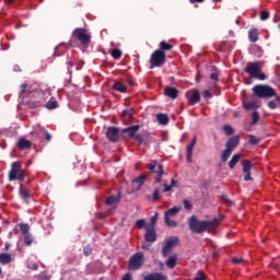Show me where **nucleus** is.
Listing matches in <instances>:
<instances>
[{
    "instance_id": "nucleus-1",
    "label": "nucleus",
    "mask_w": 280,
    "mask_h": 280,
    "mask_svg": "<svg viewBox=\"0 0 280 280\" xmlns=\"http://www.w3.org/2000/svg\"><path fill=\"white\" fill-rule=\"evenodd\" d=\"M252 91L253 94L260 100H270V97H276L273 101L268 102V108L276 110V108L279 107L280 96L277 95V90H275V88L270 85L258 84L255 85Z\"/></svg>"
},
{
    "instance_id": "nucleus-2",
    "label": "nucleus",
    "mask_w": 280,
    "mask_h": 280,
    "mask_svg": "<svg viewBox=\"0 0 280 280\" xmlns=\"http://www.w3.org/2000/svg\"><path fill=\"white\" fill-rule=\"evenodd\" d=\"M222 222V219L214 218L213 220L209 221H200L196 215L190 217L189 219V229L194 233H205V231H214V229H218L220 226V223Z\"/></svg>"
},
{
    "instance_id": "nucleus-3",
    "label": "nucleus",
    "mask_w": 280,
    "mask_h": 280,
    "mask_svg": "<svg viewBox=\"0 0 280 280\" xmlns=\"http://www.w3.org/2000/svg\"><path fill=\"white\" fill-rule=\"evenodd\" d=\"M21 89L22 94L28 93L30 95L28 108H40V106H45V102H47V96H45V92L39 89H27V84H22Z\"/></svg>"
},
{
    "instance_id": "nucleus-4",
    "label": "nucleus",
    "mask_w": 280,
    "mask_h": 280,
    "mask_svg": "<svg viewBox=\"0 0 280 280\" xmlns=\"http://www.w3.org/2000/svg\"><path fill=\"white\" fill-rule=\"evenodd\" d=\"M143 264H145V256L143 255V252H138L129 258L127 269L131 271L141 270Z\"/></svg>"
},
{
    "instance_id": "nucleus-5",
    "label": "nucleus",
    "mask_w": 280,
    "mask_h": 280,
    "mask_svg": "<svg viewBox=\"0 0 280 280\" xmlns=\"http://www.w3.org/2000/svg\"><path fill=\"white\" fill-rule=\"evenodd\" d=\"M9 180H25V171L21 167V162H13L9 172Z\"/></svg>"
},
{
    "instance_id": "nucleus-6",
    "label": "nucleus",
    "mask_w": 280,
    "mask_h": 280,
    "mask_svg": "<svg viewBox=\"0 0 280 280\" xmlns=\"http://www.w3.org/2000/svg\"><path fill=\"white\" fill-rule=\"evenodd\" d=\"M148 168L152 174H156L155 183H161V179L165 175V172L163 171V164H159L156 160H152L151 163L148 165Z\"/></svg>"
},
{
    "instance_id": "nucleus-7",
    "label": "nucleus",
    "mask_w": 280,
    "mask_h": 280,
    "mask_svg": "<svg viewBox=\"0 0 280 280\" xmlns=\"http://www.w3.org/2000/svg\"><path fill=\"white\" fill-rule=\"evenodd\" d=\"M150 63L151 69H154V67H163L165 65V52L162 50H155L151 55Z\"/></svg>"
},
{
    "instance_id": "nucleus-8",
    "label": "nucleus",
    "mask_w": 280,
    "mask_h": 280,
    "mask_svg": "<svg viewBox=\"0 0 280 280\" xmlns=\"http://www.w3.org/2000/svg\"><path fill=\"white\" fill-rule=\"evenodd\" d=\"M180 240L177 236H171L168 240L165 241V245L162 247V256L167 257L172 250L176 247Z\"/></svg>"
},
{
    "instance_id": "nucleus-9",
    "label": "nucleus",
    "mask_w": 280,
    "mask_h": 280,
    "mask_svg": "<svg viewBox=\"0 0 280 280\" xmlns=\"http://www.w3.org/2000/svg\"><path fill=\"white\" fill-rule=\"evenodd\" d=\"M69 43L71 47H89L91 36H72Z\"/></svg>"
},
{
    "instance_id": "nucleus-10",
    "label": "nucleus",
    "mask_w": 280,
    "mask_h": 280,
    "mask_svg": "<svg viewBox=\"0 0 280 280\" xmlns=\"http://www.w3.org/2000/svg\"><path fill=\"white\" fill-rule=\"evenodd\" d=\"M245 73H248L249 78L254 80L258 73H261V66H259V62H248L245 67Z\"/></svg>"
},
{
    "instance_id": "nucleus-11",
    "label": "nucleus",
    "mask_w": 280,
    "mask_h": 280,
    "mask_svg": "<svg viewBox=\"0 0 280 280\" xmlns=\"http://www.w3.org/2000/svg\"><path fill=\"white\" fill-rule=\"evenodd\" d=\"M144 241L148 244H154V242H156V230L154 226H145Z\"/></svg>"
},
{
    "instance_id": "nucleus-12",
    "label": "nucleus",
    "mask_w": 280,
    "mask_h": 280,
    "mask_svg": "<svg viewBox=\"0 0 280 280\" xmlns=\"http://www.w3.org/2000/svg\"><path fill=\"white\" fill-rule=\"evenodd\" d=\"M140 129H141V126L133 125V126L122 129L121 132H122V136L125 139H133L136 132H139Z\"/></svg>"
},
{
    "instance_id": "nucleus-13",
    "label": "nucleus",
    "mask_w": 280,
    "mask_h": 280,
    "mask_svg": "<svg viewBox=\"0 0 280 280\" xmlns=\"http://www.w3.org/2000/svg\"><path fill=\"white\" fill-rule=\"evenodd\" d=\"M242 165H243V174H245L244 180H246V182L253 180V177L250 176V170L253 168V162H250V160H243Z\"/></svg>"
},
{
    "instance_id": "nucleus-14",
    "label": "nucleus",
    "mask_w": 280,
    "mask_h": 280,
    "mask_svg": "<svg viewBox=\"0 0 280 280\" xmlns=\"http://www.w3.org/2000/svg\"><path fill=\"white\" fill-rule=\"evenodd\" d=\"M120 200H121V197H115V196H109L105 199V205L112 206V208L108 210L109 214H112L114 211H117V205H119Z\"/></svg>"
},
{
    "instance_id": "nucleus-15",
    "label": "nucleus",
    "mask_w": 280,
    "mask_h": 280,
    "mask_svg": "<svg viewBox=\"0 0 280 280\" xmlns=\"http://www.w3.org/2000/svg\"><path fill=\"white\" fill-rule=\"evenodd\" d=\"M106 137L108 141H112L113 143H117V141H119V128L109 127L106 131Z\"/></svg>"
},
{
    "instance_id": "nucleus-16",
    "label": "nucleus",
    "mask_w": 280,
    "mask_h": 280,
    "mask_svg": "<svg viewBox=\"0 0 280 280\" xmlns=\"http://www.w3.org/2000/svg\"><path fill=\"white\" fill-rule=\"evenodd\" d=\"M187 100L189 106H196L200 102V92L198 90H192L187 93Z\"/></svg>"
},
{
    "instance_id": "nucleus-17",
    "label": "nucleus",
    "mask_w": 280,
    "mask_h": 280,
    "mask_svg": "<svg viewBox=\"0 0 280 280\" xmlns=\"http://www.w3.org/2000/svg\"><path fill=\"white\" fill-rule=\"evenodd\" d=\"M197 141H198V137L194 136L190 143L187 144L186 147V150H187L186 159L188 163H191V156L194 154V148L196 147Z\"/></svg>"
},
{
    "instance_id": "nucleus-18",
    "label": "nucleus",
    "mask_w": 280,
    "mask_h": 280,
    "mask_svg": "<svg viewBox=\"0 0 280 280\" xmlns=\"http://www.w3.org/2000/svg\"><path fill=\"white\" fill-rule=\"evenodd\" d=\"M148 178L147 175L142 174L138 177H136L133 180H132V187L136 191H140L141 190V187H143V183H145V179Z\"/></svg>"
},
{
    "instance_id": "nucleus-19",
    "label": "nucleus",
    "mask_w": 280,
    "mask_h": 280,
    "mask_svg": "<svg viewBox=\"0 0 280 280\" xmlns=\"http://www.w3.org/2000/svg\"><path fill=\"white\" fill-rule=\"evenodd\" d=\"M237 145H240V136H234L228 140L225 149L230 150V152H233Z\"/></svg>"
},
{
    "instance_id": "nucleus-20",
    "label": "nucleus",
    "mask_w": 280,
    "mask_h": 280,
    "mask_svg": "<svg viewBox=\"0 0 280 280\" xmlns=\"http://www.w3.org/2000/svg\"><path fill=\"white\" fill-rule=\"evenodd\" d=\"M164 95H166V97H170L171 100H176L178 97V89L166 86L164 90Z\"/></svg>"
},
{
    "instance_id": "nucleus-21",
    "label": "nucleus",
    "mask_w": 280,
    "mask_h": 280,
    "mask_svg": "<svg viewBox=\"0 0 280 280\" xmlns=\"http://www.w3.org/2000/svg\"><path fill=\"white\" fill-rule=\"evenodd\" d=\"M20 196L26 205H28L30 200H32V194L28 189L23 188V186H20Z\"/></svg>"
},
{
    "instance_id": "nucleus-22",
    "label": "nucleus",
    "mask_w": 280,
    "mask_h": 280,
    "mask_svg": "<svg viewBox=\"0 0 280 280\" xmlns=\"http://www.w3.org/2000/svg\"><path fill=\"white\" fill-rule=\"evenodd\" d=\"M143 280H167V276L161 272H154L145 276Z\"/></svg>"
},
{
    "instance_id": "nucleus-23",
    "label": "nucleus",
    "mask_w": 280,
    "mask_h": 280,
    "mask_svg": "<svg viewBox=\"0 0 280 280\" xmlns=\"http://www.w3.org/2000/svg\"><path fill=\"white\" fill-rule=\"evenodd\" d=\"M112 89L113 91H118V93H126L128 91V86L120 81H115Z\"/></svg>"
},
{
    "instance_id": "nucleus-24",
    "label": "nucleus",
    "mask_w": 280,
    "mask_h": 280,
    "mask_svg": "<svg viewBox=\"0 0 280 280\" xmlns=\"http://www.w3.org/2000/svg\"><path fill=\"white\" fill-rule=\"evenodd\" d=\"M158 51H162V54H165V51H172L174 49V45L168 44L167 42L163 40L159 44Z\"/></svg>"
},
{
    "instance_id": "nucleus-25",
    "label": "nucleus",
    "mask_w": 280,
    "mask_h": 280,
    "mask_svg": "<svg viewBox=\"0 0 280 280\" xmlns=\"http://www.w3.org/2000/svg\"><path fill=\"white\" fill-rule=\"evenodd\" d=\"M18 148L19 150H30V148H32V141L22 138L18 142Z\"/></svg>"
},
{
    "instance_id": "nucleus-26",
    "label": "nucleus",
    "mask_w": 280,
    "mask_h": 280,
    "mask_svg": "<svg viewBox=\"0 0 280 280\" xmlns=\"http://www.w3.org/2000/svg\"><path fill=\"white\" fill-rule=\"evenodd\" d=\"M241 159H242V154L235 153L229 162L230 170H235V165H237L240 163Z\"/></svg>"
},
{
    "instance_id": "nucleus-27",
    "label": "nucleus",
    "mask_w": 280,
    "mask_h": 280,
    "mask_svg": "<svg viewBox=\"0 0 280 280\" xmlns=\"http://www.w3.org/2000/svg\"><path fill=\"white\" fill-rule=\"evenodd\" d=\"M12 261V255L8 253L0 254V264L2 266H8Z\"/></svg>"
},
{
    "instance_id": "nucleus-28",
    "label": "nucleus",
    "mask_w": 280,
    "mask_h": 280,
    "mask_svg": "<svg viewBox=\"0 0 280 280\" xmlns=\"http://www.w3.org/2000/svg\"><path fill=\"white\" fill-rule=\"evenodd\" d=\"M121 119H122V121H125V124H128V121H130L132 119V108L122 110Z\"/></svg>"
},
{
    "instance_id": "nucleus-29",
    "label": "nucleus",
    "mask_w": 280,
    "mask_h": 280,
    "mask_svg": "<svg viewBox=\"0 0 280 280\" xmlns=\"http://www.w3.org/2000/svg\"><path fill=\"white\" fill-rule=\"evenodd\" d=\"M176 261H178V255L173 254L168 257L165 264L167 268H176Z\"/></svg>"
},
{
    "instance_id": "nucleus-30",
    "label": "nucleus",
    "mask_w": 280,
    "mask_h": 280,
    "mask_svg": "<svg viewBox=\"0 0 280 280\" xmlns=\"http://www.w3.org/2000/svg\"><path fill=\"white\" fill-rule=\"evenodd\" d=\"M180 212V208L173 207L164 213V218H176V214Z\"/></svg>"
},
{
    "instance_id": "nucleus-31",
    "label": "nucleus",
    "mask_w": 280,
    "mask_h": 280,
    "mask_svg": "<svg viewBox=\"0 0 280 280\" xmlns=\"http://www.w3.org/2000/svg\"><path fill=\"white\" fill-rule=\"evenodd\" d=\"M156 119L162 126H167V124H170V117L167 114H158Z\"/></svg>"
},
{
    "instance_id": "nucleus-32",
    "label": "nucleus",
    "mask_w": 280,
    "mask_h": 280,
    "mask_svg": "<svg viewBox=\"0 0 280 280\" xmlns=\"http://www.w3.org/2000/svg\"><path fill=\"white\" fill-rule=\"evenodd\" d=\"M72 36H91V33L86 28H75Z\"/></svg>"
},
{
    "instance_id": "nucleus-33",
    "label": "nucleus",
    "mask_w": 280,
    "mask_h": 280,
    "mask_svg": "<svg viewBox=\"0 0 280 280\" xmlns=\"http://www.w3.org/2000/svg\"><path fill=\"white\" fill-rule=\"evenodd\" d=\"M46 108L48 110H55V108H58V101H56L54 97H51L47 104H46Z\"/></svg>"
},
{
    "instance_id": "nucleus-34",
    "label": "nucleus",
    "mask_w": 280,
    "mask_h": 280,
    "mask_svg": "<svg viewBox=\"0 0 280 280\" xmlns=\"http://www.w3.org/2000/svg\"><path fill=\"white\" fill-rule=\"evenodd\" d=\"M231 154H233V151H230L229 149L225 148L221 154V162L226 163V161L231 159Z\"/></svg>"
},
{
    "instance_id": "nucleus-35",
    "label": "nucleus",
    "mask_w": 280,
    "mask_h": 280,
    "mask_svg": "<svg viewBox=\"0 0 280 280\" xmlns=\"http://www.w3.org/2000/svg\"><path fill=\"white\" fill-rule=\"evenodd\" d=\"M110 56H112V58H114V60H119V58H121V56H122V52L119 48H114L110 51Z\"/></svg>"
},
{
    "instance_id": "nucleus-36",
    "label": "nucleus",
    "mask_w": 280,
    "mask_h": 280,
    "mask_svg": "<svg viewBox=\"0 0 280 280\" xmlns=\"http://www.w3.org/2000/svg\"><path fill=\"white\" fill-rule=\"evenodd\" d=\"M18 226H19V229H20L22 235H27V234H30V225H28V224H26V223H20V224H18Z\"/></svg>"
},
{
    "instance_id": "nucleus-37",
    "label": "nucleus",
    "mask_w": 280,
    "mask_h": 280,
    "mask_svg": "<svg viewBox=\"0 0 280 280\" xmlns=\"http://www.w3.org/2000/svg\"><path fill=\"white\" fill-rule=\"evenodd\" d=\"M164 221L166 226H170L171 229H176L178 226V223H176V221L172 220L168 217H164Z\"/></svg>"
},
{
    "instance_id": "nucleus-38",
    "label": "nucleus",
    "mask_w": 280,
    "mask_h": 280,
    "mask_svg": "<svg viewBox=\"0 0 280 280\" xmlns=\"http://www.w3.org/2000/svg\"><path fill=\"white\" fill-rule=\"evenodd\" d=\"M223 132L226 135V137H231V135H235V129H233L231 125H224Z\"/></svg>"
},
{
    "instance_id": "nucleus-39",
    "label": "nucleus",
    "mask_w": 280,
    "mask_h": 280,
    "mask_svg": "<svg viewBox=\"0 0 280 280\" xmlns=\"http://www.w3.org/2000/svg\"><path fill=\"white\" fill-rule=\"evenodd\" d=\"M243 108L245 110H252V109H255V108H259V106H257V104H255L253 102H249V103H244Z\"/></svg>"
},
{
    "instance_id": "nucleus-40",
    "label": "nucleus",
    "mask_w": 280,
    "mask_h": 280,
    "mask_svg": "<svg viewBox=\"0 0 280 280\" xmlns=\"http://www.w3.org/2000/svg\"><path fill=\"white\" fill-rule=\"evenodd\" d=\"M33 243H34V238L32 237V234L31 233L24 234V244L26 246H30Z\"/></svg>"
},
{
    "instance_id": "nucleus-41",
    "label": "nucleus",
    "mask_w": 280,
    "mask_h": 280,
    "mask_svg": "<svg viewBox=\"0 0 280 280\" xmlns=\"http://www.w3.org/2000/svg\"><path fill=\"white\" fill-rule=\"evenodd\" d=\"M221 200H222L228 207H233V205H235V202L232 201L231 199H229V196H226V195H222V196H221Z\"/></svg>"
},
{
    "instance_id": "nucleus-42",
    "label": "nucleus",
    "mask_w": 280,
    "mask_h": 280,
    "mask_svg": "<svg viewBox=\"0 0 280 280\" xmlns=\"http://www.w3.org/2000/svg\"><path fill=\"white\" fill-rule=\"evenodd\" d=\"M152 200L153 202H159V200H161V191L159 190V188L154 189Z\"/></svg>"
},
{
    "instance_id": "nucleus-43",
    "label": "nucleus",
    "mask_w": 280,
    "mask_h": 280,
    "mask_svg": "<svg viewBox=\"0 0 280 280\" xmlns=\"http://www.w3.org/2000/svg\"><path fill=\"white\" fill-rule=\"evenodd\" d=\"M135 226H136V229H145V226H148V225H145L144 219H139L136 221Z\"/></svg>"
},
{
    "instance_id": "nucleus-44",
    "label": "nucleus",
    "mask_w": 280,
    "mask_h": 280,
    "mask_svg": "<svg viewBox=\"0 0 280 280\" xmlns=\"http://www.w3.org/2000/svg\"><path fill=\"white\" fill-rule=\"evenodd\" d=\"M257 121H259V112L254 110L252 113V126H255V124H257Z\"/></svg>"
},
{
    "instance_id": "nucleus-45",
    "label": "nucleus",
    "mask_w": 280,
    "mask_h": 280,
    "mask_svg": "<svg viewBox=\"0 0 280 280\" xmlns=\"http://www.w3.org/2000/svg\"><path fill=\"white\" fill-rule=\"evenodd\" d=\"M248 138H249L248 143L250 145H257L259 143V139L257 137L249 135Z\"/></svg>"
},
{
    "instance_id": "nucleus-46",
    "label": "nucleus",
    "mask_w": 280,
    "mask_h": 280,
    "mask_svg": "<svg viewBox=\"0 0 280 280\" xmlns=\"http://www.w3.org/2000/svg\"><path fill=\"white\" fill-rule=\"evenodd\" d=\"M270 19V12L261 11L260 12V21H268Z\"/></svg>"
},
{
    "instance_id": "nucleus-47",
    "label": "nucleus",
    "mask_w": 280,
    "mask_h": 280,
    "mask_svg": "<svg viewBox=\"0 0 280 280\" xmlns=\"http://www.w3.org/2000/svg\"><path fill=\"white\" fill-rule=\"evenodd\" d=\"M207 273H205V271H198L197 272V277L195 278V280H207Z\"/></svg>"
},
{
    "instance_id": "nucleus-48",
    "label": "nucleus",
    "mask_w": 280,
    "mask_h": 280,
    "mask_svg": "<svg viewBox=\"0 0 280 280\" xmlns=\"http://www.w3.org/2000/svg\"><path fill=\"white\" fill-rule=\"evenodd\" d=\"M38 280H50L51 276L47 275V272L43 271L42 273L38 275L37 277Z\"/></svg>"
},
{
    "instance_id": "nucleus-49",
    "label": "nucleus",
    "mask_w": 280,
    "mask_h": 280,
    "mask_svg": "<svg viewBox=\"0 0 280 280\" xmlns=\"http://www.w3.org/2000/svg\"><path fill=\"white\" fill-rule=\"evenodd\" d=\"M171 183H172L171 186L167 185V182L164 183V189H163L164 192L172 191V187H174V183H176V182L174 179H172Z\"/></svg>"
},
{
    "instance_id": "nucleus-50",
    "label": "nucleus",
    "mask_w": 280,
    "mask_h": 280,
    "mask_svg": "<svg viewBox=\"0 0 280 280\" xmlns=\"http://www.w3.org/2000/svg\"><path fill=\"white\" fill-rule=\"evenodd\" d=\"M159 221V212H155L153 217H151V225L149 226H153L154 229V224H156V222Z\"/></svg>"
},
{
    "instance_id": "nucleus-51",
    "label": "nucleus",
    "mask_w": 280,
    "mask_h": 280,
    "mask_svg": "<svg viewBox=\"0 0 280 280\" xmlns=\"http://www.w3.org/2000/svg\"><path fill=\"white\" fill-rule=\"evenodd\" d=\"M184 208L187 210V211H191V209H194V206L191 205V202L187 199L184 200Z\"/></svg>"
},
{
    "instance_id": "nucleus-52",
    "label": "nucleus",
    "mask_w": 280,
    "mask_h": 280,
    "mask_svg": "<svg viewBox=\"0 0 280 280\" xmlns=\"http://www.w3.org/2000/svg\"><path fill=\"white\" fill-rule=\"evenodd\" d=\"M42 137L46 138L47 143H49V141H51V136L49 135V132L47 130H43L40 131Z\"/></svg>"
},
{
    "instance_id": "nucleus-53",
    "label": "nucleus",
    "mask_w": 280,
    "mask_h": 280,
    "mask_svg": "<svg viewBox=\"0 0 280 280\" xmlns=\"http://www.w3.org/2000/svg\"><path fill=\"white\" fill-rule=\"evenodd\" d=\"M267 75H266V73H260V72H258L257 73V77H254V80H260V81H264V80H267Z\"/></svg>"
},
{
    "instance_id": "nucleus-54",
    "label": "nucleus",
    "mask_w": 280,
    "mask_h": 280,
    "mask_svg": "<svg viewBox=\"0 0 280 280\" xmlns=\"http://www.w3.org/2000/svg\"><path fill=\"white\" fill-rule=\"evenodd\" d=\"M259 34V31L255 27H252L249 31H248V36H258Z\"/></svg>"
},
{
    "instance_id": "nucleus-55",
    "label": "nucleus",
    "mask_w": 280,
    "mask_h": 280,
    "mask_svg": "<svg viewBox=\"0 0 280 280\" xmlns=\"http://www.w3.org/2000/svg\"><path fill=\"white\" fill-rule=\"evenodd\" d=\"M132 139H135V141H137L138 143H143V136L139 133H136Z\"/></svg>"
},
{
    "instance_id": "nucleus-56",
    "label": "nucleus",
    "mask_w": 280,
    "mask_h": 280,
    "mask_svg": "<svg viewBox=\"0 0 280 280\" xmlns=\"http://www.w3.org/2000/svg\"><path fill=\"white\" fill-rule=\"evenodd\" d=\"M219 79H220V74H218L217 72H213L210 74V80L218 82Z\"/></svg>"
},
{
    "instance_id": "nucleus-57",
    "label": "nucleus",
    "mask_w": 280,
    "mask_h": 280,
    "mask_svg": "<svg viewBox=\"0 0 280 280\" xmlns=\"http://www.w3.org/2000/svg\"><path fill=\"white\" fill-rule=\"evenodd\" d=\"M83 253H84L85 257H89V255H91V253H92L91 247H84Z\"/></svg>"
},
{
    "instance_id": "nucleus-58",
    "label": "nucleus",
    "mask_w": 280,
    "mask_h": 280,
    "mask_svg": "<svg viewBox=\"0 0 280 280\" xmlns=\"http://www.w3.org/2000/svg\"><path fill=\"white\" fill-rule=\"evenodd\" d=\"M203 97H206L207 100H209L210 97H212L211 92L209 90H205L203 91Z\"/></svg>"
},
{
    "instance_id": "nucleus-59",
    "label": "nucleus",
    "mask_w": 280,
    "mask_h": 280,
    "mask_svg": "<svg viewBox=\"0 0 280 280\" xmlns=\"http://www.w3.org/2000/svg\"><path fill=\"white\" fill-rule=\"evenodd\" d=\"M242 261H244L243 258H236V257L232 258V264H242Z\"/></svg>"
},
{
    "instance_id": "nucleus-60",
    "label": "nucleus",
    "mask_w": 280,
    "mask_h": 280,
    "mask_svg": "<svg viewBox=\"0 0 280 280\" xmlns=\"http://www.w3.org/2000/svg\"><path fill=\"white\" fill-rule=\"evenodd\" d=\"M259 40L258 36H249V43H257Z\"/></svg>"
},
{
    "instance_id": "nucleus-61",
    "label": "nucleus",
    "mask_w": 280,
    "mask_h": 280,
    "mask_svg": "<svg viewBox=\"0 0 280 280\" xmlns=\"http://www.w3.org/2000/svg\"><path fill=\"white\" fill-rule=\"evenodd\" d=\"M16 0H4L5 5H12Z\"/></svg>"
},
{
    "instance_id": "nucleus-62",
    "label": "nucleus",
    "mask_w": 280,
    "mask_h": 280,
    "mask_svg": "<svg viewBox=\"0 0 280 280\" xmlns=\"http://www.w3.org/2000/svg\"><path fill=\"white\" fill-rule=\"evenodd\" d=\"M190 3H205V0H189Z\"/></svg>"
},
{
    "instance_id": "nucleus-63",
    "label": "nucleus",
    "mask_w": 280,
    "mask_h": 280,
    "mask_svg": "<svg viewBox=\"0 0 280 280\" xmlns=\"http://www.w3.org/2000/svg\"><path fill=\"white\" fill-rule=\"evenodd\" d=\"M74 65L73 61L68 62V67H73Z\"/></svg>"
},
{
    "instance_id": "nucleus-64",
    "label": "nucleus",
    "mask_w": 280,
    "mask_h": 280,
    "mask_svg": "<svg viewBox=\"0 0 280 280\" xmlns=\"http://www.w3.org/2000/svg\"><path fill=\"white\" fill-rule=\"evenodd\" d=\"M142 248H143L144 250H148V245L143 244V245H142Z\"/></svg>"
}]
</instances>
